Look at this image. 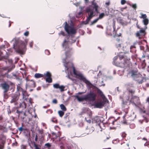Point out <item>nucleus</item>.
<instances>
[{
	"label": "nucleus",
	"instance_id": "19",
	"mask_svg": "<svg viewBox=\"0 0 149 149\" xmlns=\"http://www.w3.org/2000/svg\"><path fill=\"white\" fill-rule=\"evenodd\" d=\"M95 108H102L104 106V102H98L96 103L94 105Z\"/></svg>",
	"mask_w": 149,
	"mask_h": 149
},
{
	"label": "nucleus",
	"instance_id": "8",
	"mask_svg": "<svg viewBox=\"0 0 149 149\" xmlns=\"http://www.w3.org/2000/svg\"><path fill=\"white\" fill-rule=\"evenodd\" d=\"M71 65V67L69 68L70 70H72L73 71L74 74L76 76V77L79 78L80 80H82L84 82L86 81V79L84 76V75L81 72L76 70L74 67L73 66V64L72 63H70Z\"/></svg>",
	"mask_w": 149,
	"mask_h": 149
},
{
	"label": "nucleus",
	"instance_id": "25",
	"mask_svg": "<svg viewBox=\"0 0 149 149\" xmlns=\"http://www.w3.org/2000/svg\"><path fill=\"white\" fill-rule=\"evenodd\" d=\"M103 99V101L101 102H104V105L105 103H108V100L106 98L105 96L104 95V97H101Z\"/></svg>",
	"mask_w": 149,
	"mask_h": 149
},
{
	"label": "nucleus",
	"instance_id": "57",
	"mask_svg": "<svg viewBox=\"0 0 149 149\" xmlns=\"http://www.w3.org/2000/svg\"><path fill=\"white\" fill-rule=\"evenodd\" d=\"M86 121L87 122H88V123H91V121L90 119H89L87 120H86Z\"/></svg>",
	"mask_w": 149,
	"mask_h": 149
},
{
	"label": "nucleus",
	"instance_id": "29",
	"mask_svg": "<svg viewBox=\"0 0 149 149\" xmlns=\"http://www.w3.org/2000/svg\"><path fill=\"white\" fill-rule=\"evenodd\" d=\"M94 0L92 1V4L93 6V8L96 7H98V6L97 4V3L96 2H94Z\"/></svg>",
	"mask_w": 149,
	"mask_h": 149
},
{
	"label": "nucleus",
	"instance_id": "38",
	"mask_svg": "<svg viewBox=\"0 0 149 149\" xmlns=\"http://www.w3.org/2000/svg\"><path fill=\"white\" fill-rule=\"evenodd\" d=\"M89 113V115L90 118H92V112L89 109L88 111V113Z\"/></svg>",
	"mask_w": 149,
	"mask_h": 149
},
{
	"label": "nucleus",
	"instance_id": "2",
	"mask_svg": "<svg viewBox=\"0 0 149 149\" xmlns=\"http://www.w3.org/2000/svg\"><path fill=\"white\" fill-rule=\"evenodd\" d=\"M63 24H64V30L68 35H66L64 32L63 31H61L58 34L59 35L66 36L67 38L64 39L62 44L63 48L66 51L65 54V57H63L62 59L68 60L69 58L70 57L73 53V52L71 51V49L69 47L70 44L76 41L73 37L77 33V29L74 26L72 23L70 25L67 22H65Z\"/></svg>",
	"mask_w": 149,
	"mask_h": 149
},
{
	"label": "nucleus",
	"instance_id": "23",
	"mask_svg": "<svg viewBox=\"0 0 149 149\" xmlns=\"http://www.w3.org/2000/svg\"><path fill=\"white\" fill-rule=\"evenodd\" d=\"M34 77L36 78H38L42 77H43V74L40 73H36L35 74Z\"/></svg>",
	"mask_w": 149,
	"mask_h": 149
},
{
	"label": "nucleus",
	"instance_id": "27",
	"mask_svg": "<svg viewBox=\"0 0 149 149\" xmlns=\"http://www.w3.org/2000/svg\"><path fill=\"white\" fill-rule=\"evenodd\" d=\"M60 107L61 109L63 111H65L66 110V108L65 106L63 104L60 105Z\"/></svg>",
	"mask_w": 149,
	"mask_h": 149
},
{
	"label": "nucleus",
	"instance_id": "16",
	"mask_svg": "<svg viewBox=\"0 0 149 149\" xmlns=\"http://www.w3.org/2000/svg\"><path fill=\"white\" fill-rule=\"evenodd\" d=\"M15 68V65H12V67L8 68L6 67H2L0 65V72H2L3 71L7 70V72H11Z\"/></svg>",
	"mask_w": 149,
	"mask_h": 149
},
{
	"label": "nucleus",
	"instance_id": "32",
	"mask_svg": "<svg viewBox=\"0 0 149 149\" xmlns=\"http://www.w3.org/2000/svg\"><path fill=\"white\" fill-rule=\"evenodd\" d=\"M98 19H97V18L95 19L94 20H93L92 21H91V24H90L91 25H93V24H95V23H96L97 21H98Z\"/></svg>",
	"mask_w": 149,
	"mask_h": 149
},
{
	"label": "nucleus",
	"instance_id": "58",
	"mask_svg": "<svg viewBox=\"0 0 149 149\" xmlns=\"http://www.w3.org/2000/svg\"><path fill=\"white\" fill-rule=\"evenodd\" d=\"M17 89L18 90V91L20 90V89L21 90H22V89L19 86H17Z\"/></svg>",
	"mask_w": 149,
	"mask_h": 149
},
{
	"label": "nucleus",
	"instance_id": "30",
	"mask_svg": "<svg viewBox=\"0 0 149 149\" xmlns=\"http://www.w3.org/2000/svg\"><path fill=\"white\" fill-rule=\"evenodd\" d=\"M104 15L105 14L104 13H102L99 15V17L97 18V19H98V20L100 19H101L104 17Z\"/></svg>",
	"mask_w": 149,
	"mask_h": 149
},
{
	"label": "nucleus",
	"instance_id": "61",
	"mask_svg": "<svg viewBox=\"0 0 149 149\" xmlns=\"http://www.w3.org/2000/svg\"><path fill=\"white\" fill-rule=\"evenodd\" d=\"M109 12L108 11L107 12H105V15H106L108 16L109 15Z\"/></svg>",
	"mask_w": 149,
	"mask_h": 149
},
{
	"label": "nucleus",
	"instance_id": "6",
	"mask_svg": "<svg viewBox=\"0 0 149 149\" xmlns=\"http://www.w3.org/2000/svg\"><path fill=\"white\" fill-rule=\"evenodd\" d=\"M96 94L94 92L91 91L87 93L86 94L79 97L78 95H74L79 102H81L85 100L86 101L91 102H93L96 99Z\"/></svg>",
	"mask_w": 149,
	"mask_h": 149
},
{
	"label": "nucleus",
	"instance_id": "48",
	"mask_svg": "<svg viewBox=\"0 0 149 149\" xmlns=\"http://www.w3.org/2000/svg\"><path fill=\"white\" fill-rule=\"evenodd\" d=\"M34 146L35 147V149H40L38 146L35 143H34Z\"/></svg>",
	"mask_w": 149,
	"mask_h": 149
},
{
	"label": "nucleus",
	"instance_id": "34",
	"mask_svg": "<svg viewBox=\"0 0 149 149\" xmlns=\"http://www.w3.org/2000/svg\"><path fill=\"white\" fill-rule=\"evenodd\" d=\"M7 111L8 112V113L9 115L12 112V111L10 110V106H8L7 107Z\"/></svg>",
	"mask_w": 149,
	"mask_h": 149
},
{
	"label": "nucleus",
	"instance_id": "26",
	"mask_svg": "<svg viewBox=\"0 0 149 149\" xmlns=\"http://www.w3.org/2000/svg\"><path fill=\"white\" fill-rule=\"evenodd\" d=\"M8 52H6V53L7 55H9L10 53L13 52V48H9L7 49Z\"/></svg>",
	"mask_w": 149,
	"mask_h": 149
},
{
	"label": "nucleus",
	"instance_id": "52",
	"mask_svg": "<svg viewBox=\"0 0 149 149\" xmlns=\"http://www.w3.org/2000/svg\"><path fill=\"white\" fill-rule=\"evenodd\" d=\"M45 146H47L49 148L51 146V145L49 143H47L45 144Z\"/></svg>",
	"mask_w": 149,
	"mask_h": 149
},
{
	"label": "nucleus",
	"instance_id": "7",
	"mask_svg": "<svg viewBox=\"0 0 149 149\" xmlns=\"http://www.w3.org/2000/svg\"><path fill=\"white\" fill-rule=\"evenodd\" d=\"M62 60L63 62V65L65 67V72L66 73H68L67 75L66 76V77L72 81H75L74 79L70 77V75L72 76L73 73V71H72L71 69L70 70L69 69L71 67V65L70 66L68 65L70 64V62H68V60H66L65 59L63 58Z\"/></svg>",
	"mask_w": 149,
	"mask_h": 149
},
{
	"label": "nucleus",
	"instance_id": "45",
	"mask_svg": "<svg viewBox=\"0 0 149 149\" xmlns=\"http://www.w3.org/2000/svg\"><path fill=\"white\" fill-rule=\"evenodd\" d=\"M31 82L32 83V85H31V86L32 87H35L36 86H35V82L32 80H31Z\"/></svg>",
	"mask_w": 149,
	"mask_h": 149
},
{
	"label": "nucleus",
	"instance_id": "1",
	"mask_svg": "<svg viewBox=\"0 0 149 149\" xmlns=\"http://www.w3.org/2000/svg\"><path fill=\"white\" fill-rule=\"evenodd\" d=\"M63 24H64V30L68 35H66L64 32L63 31H61L58 34L59 35L66 36L67 38L64 39L62 44L63 48L66 51L65 54V57H63L62 59L68 60L69 58L70 57L73 53V52L71 51V49L69 47L70 44L76 41L73 37L77 33V29L74 26L72 23L70 25L67 22H65Z\"/></svg>",
	"mask_w": 149,
	"mask_h": 149
},
{
	"label": "nucleus",
	"instance_id": "47",
	"mask_svg": "<svg viewBox=\"0 0 149 149\" xmlns=\"http://www.w3.org/2000/svg\"><path fill=\"white\" fill-rule=\"evenodd\" d=\"M26 146L24 145H22L21 146V149H26Z\"/></svg>",
	"mask_w": 149,
	"mask_h": 149
},
{
	"label": "nucleus",
	"instance_id": "18",
	"mask_svg": "<svg viewBox=\"0 0 149 149\" xmlns=\"http://www.w3.org/2000/svg\"><path fill=\"white\" fill-rule=\"evenodd\" d=\"M45 75L47 77V78L46 79V82L50 83L52 82V80L51 78V74L49 72H47L46 74H45Z\"/></svg>",
	"mask_w": 149,
	"mask_h": 149
},
{
	"label": "nucleus",
	"instance_id": "11",
	"mask_svg": "<svg viewBox=\"0 0 149 149\" xmlns=\"http://www.w3.org/2000/svg\"><path fill=\"white\" fill-rule=\"evenodd\" d=\"M113 30L112 32L111 31V29L108 27L107 29V31L106 32V33L108 34L109 35H110V36H112L113 35L115 36H120L121 35V33H119V34H118L116 33V31L115 30L116 27L115 24L114 23H113Z\"/></svg>",
	"mask_w": 149,
	"mask_h": 149
},
{
	"label": "nucleus",
	"instance_id": "9",
	"mask_svg": "<svg viewBox=\"0 0 149 149\" xmlns=\"http://www.w3.org/2000/svg\"><path fill=\"white\" fill-rule=\"evenodd\" d=\"M86 12L88 13V17L85 21L84 22L85 24L88 23L89 22L92 18L95 15L94 14L93 9L89 7L87 8L86 10Z\"/></svg>",
	"mask_w": 149,
	"mask_h": 149
},
{
	"label": "nucleus",
	"instance_id": "20",
	"mask_svg": "<svg viewBox=\"0 0 149 149\" xmlns=\"http://www.w3.org/2000/svg\"><path fill=\"white\" fill-rule=\"evenodd\" d=\"M2 88L4 89V93L7 92L8 90L9 86L6 83H4L1 85Z\"/></svg>",
	"mask_w": 149,
	"mask_h": 149
},
{
	"label": "nucleus",
	"instance_id": "50",
	"mask_svg": "<svg viewBox=\"0 0 149 149\" xmlns=\"http://www.w3.org/2000/svg\"><path fill=\"white\" fill-rule=\"evenodd\" d=\"M52 102L53 103L56 104L57 103V100L56 99H54L52 101Z\"/></svg>",
	"mask_w": 149,
	"mask_h": 149
},
{
	"label": "nucleus",
	"instance_id": "28",
	"mask_svg": "<svg viewBox=\"0 0 149 149\" xmlns=\"http://www.w3.org/2000/svg\"><path fill=\"white\" fill-rule=\"evenodd\" d=\"M89 109L88 108L86 107H83L82 109V112L84 113H85L87 111H88Z\"/></svg>",
	"mask_w": 149,
	"mask_h": 149
},
{
	"label": "nucleus",
	"instance_id": "36",
	"mask_svg": "<svg viewBox=\"0 0 149 149\" xmlns=\"http://www.w3.org/2000/svg\"><path fill=\"white\" fill-rule=\"evenodd\" d=\"M25 100L27 102H28V103L30 104H32L31 103V101L32 99L31 98H29V99H25Z\"/></svg>",
	"mask_w": 149,
	"mask_h": 149
},
{
	"label": "nucleus",
	"instance_id": "42",
	"mask_svg": "<svg viewBox=\"0 0 149 149\" xmlns=\"http://www.w3.org/2000/svg\"><path fill=\"white\" fill-rule=\"evenodd\" d=\"M116 47L119 50L121 46V44H116Z\"/></svg>",
	"mask_w": 149,
	"mask_h": 149
},
{
	"label": "nucleus",
	"instance_id": "40",
	"mask_svg": "<svg viewBox=\"0 0 149 149\" xmlns=\"http://www.w3.org/2000/svg\"><path fill=\"white\" fill-rule=\"evenodd\" d=\"M23 125H22L19 128H18V130H19V131L20 132H22L23 131Z\"/></svg>",
	"mask_w": 149,
	"mask_h": 149
},
{
	"label": "nucleus",
	"instance_id": "56",
	"mask_svg": "<svg viewBox=\"0 0 149 149\" xmlns=\"http://www.w3.org/2000/svg\"><path fill=\"white\" fill-rule=\"evenodd\" d=\"M97 27L98 28H101L102 29H103V27L100 25H97Z\"/></svg>",
	"mask_w": 149,
	"mask_h": 149
},
{
	"label": "nucleus",
	"instance_id": "33",
	"mask_svg": "<svg viewBox=\"0 0 149 149\" xmlns=\"http://www.w3.org/2000/svg\"><path fill=\"white\" fill-rule=\"evenodd\" d=\"M58 114L60 117H62L64 114V112L62 111H59L58 112Z\"/></svg>",
	"mask_w": 149,
	"mask_h": 149
},
{
	"label": "nucleus",
	"instance_id": "43",
	"mask_svg": "<svg viewBox=\"0 0 149 149\" xmlns=\"http://www.w3.org/2000/svg\"><path fill=\"white\" fill-rule=\"evenodd\" d=\"M33 41H31L29 42V46L31 48H32L33 46Z\"/></svg>",
	"mask_w": 149,
	"mask_h": 149
},
{
	"label": "nucleus",
	"instance_id": "10",
	"mask_svg": "<svg viewBox=\"0 0 149 149\" xmlns=\"http://www.w3.org/2000/svg\"><path fill=\"white\" fill-rule=\"evenodd\" d=\"M130 73L131 76L136 81H138L139 84H141L143 82V78L140 74L133 70L131 71Z\"/></svg>",
	"mask_w": 149,
	"mask_h": 149
},
{
	"label": "nucleus",
	"instance_id": "13",
	"mask_svg": "<svg viewBox=\"0 0 149 149\" xmlns=\"http://www.w3.org/2000/svg\"><path fill=\"white\" fill-rule=\"evenodd\" d=\"M147 15L146 14H142L141 16L139 17L143 19L142 22L145 25L146 28H147V25L149 23V20L148 18H147Z\"/></svg>",
	"mask_w": 149,
	"mask_h": 149
},
{
	"label": "nucleus",
	"instance_id": "54",
	"mask_svg": "<svg viewBox=\"0 0 149 149\" xmlns=\"http://www.w3.org/2000/svg\"><path fill=\"white\" fill-rule=\"evenodd\" d=\"M5 47V46L4 45H2L0 47V48L1 49H4Z\"/></svg>",
	"mask_w": 149,
	"mask_h": 149
},
{
	"label": "nucleus",
	"instance_id": "39",
	"mask_svg": "<svg viewBox=\"0 0 149 149\" xmlns=\"http://www.w3.org/2000/svg\"><path fill=\"white\" fill-rule=\"evenodd\" d=\"M120 3L121 4L123 5L126 3V1L125 0H121Z\"/></svg>",
	"mask_w": 149,
	"mask_h": 149
},
{
	"label": "nucleus",
	"instance_id": "46",
	"mask_svg": "<svg viewBox=\"0 0 149 149\" xmlns=\"http://www.w3.org/2000/svg\"><path fill=\"white\" fill-rule=\"evenodd\" d=\"M45 53L47 55H49L50 54L49 51L48 50H46L45 51Z\"/></svg>",
	"mask_w": 149,
	"mask_h": 149
},
{
	"label": "nucleus",
	"instance_id": "15",
	"mask_svg": "<svg viewBox=\"0 0 149 149\" xmlns=\"http://www.w3.org/2000/svg\"><path fill=\"white\" fill-rule=\"evenodd\" d=\"M147 28L144 27V28H141L140 30L137 32L136 33V36L139 37L141 36H144L145 34V30Z\"/></svg>",
	"mask_w": 149,
	"mask_h": 149
},
{
	"label": "nucleus",
	"instance_id": "35",
	"mask_svg": "<svg viewBox=\"0 0 149 149\" xmlns=\"http://www.w3.org/2000/svg\"><path fill=\"white\" fill-rule=\"evenodd\" d=\"M146 104H148L147 109L149 111V97H148L146 101Z\"/></svg>",
	"mask_w": 149,
	"mask_h": 149
},
{
	"label": "nucleus",
	"instance_id": "59",
	"mask_svg": "<svg viewBox=\"0 0 149 149\" xmlns=\"http://www.w3.org/2000/svg\"><path fill=\"white\" fill-rule=\"evenodd\" d=\"M38 139V136L37 135H36L35 136V140L36 141H37Z\"/></svg>",
	"mask_w": 149,
	"mask_h": 149
},
{
	"label": "nucleus",
	"instance_id": "4",
	"mask_svg": "<svg viewBox=\"0 0 149 149\" xmlns=\"http://www.w3.org/2000/svg\"><path fill=\"white\" fill-rule=\"evenodd\" d=\"M130 60L129 58L126 56L125 57L124 55H121L120 54L117 55L113 58V65L124 68L123 70H118L119 72L121 71L120 73H118L120 75L123 74L124 69L129 64Z\"/></svg>",
	"mask_w": 149,
	"mask_h": 149
},
{
	"label": "nucleus",
	"instance_id": "12",
	"mask_svg": "<svg viewBox=\"0 0 149 149\" xmlns=\"http://www.w3.org/2000/svg\"><path fill=\"white\" fill-rule=\"evenodd\" d=\"M11 100L10 102L11 104H13L15 106L17 104V101L19 98V96L16 94H12L10 96Z\"/></svg>",
	"mask_w": 149,
	"mask_h": 149
},
{
	"label": "nucleus",
	"instance_id": "62",
	"mask_svg": "<svg viewBox=\"0 0 149 149\" xmlns=\"http://www.w3.org/2000/svg\"><path fill=\"white\" fill-rule=\"evenodd\" d=\"M98 8V7H96V8H93L95 9V11L96 12H97L98 11V10H97Z\"/></svg>",
	"mask_w": 149,
	"mask_h": 149
},
{
	"label": "nucleus",
	"instance_id": "24",
	"mask_svg": "<svg viewBox=\"0 0 149 149\" xmlns=\"http://www.w3.org/2000/svg\"><path fill=\"white\" fill-rule=\"evenodd\" d=\"M139 121L142 124L143 122H144L146 123H147L148 122L149 120L146 117H144L143 119L142 120H139Z\"/></svg>",
	"mask_w": 149,
	"mask_h": 149
},
{
	"label": "nucleus",
	"instance_id": "63",
	"mask_svg": "<svg viewBox=\"0 0 149 149\" xmlns=\"http://www.w3.org/2000/svg\"><path fill=\"white\" fill-rule=\"evenodd\" d=\"M7 78H11V77H10V76L8 74L7 75Z\"/></svg>",
	"mask_w": 149,
	"mask_h": 149
},
{
	"label": "nucleus",
	"instance_id": "49",
	"mask_svg": "<svg viewBox=\"0 0 149 149\" xmlns=\"http://www.w3.org/2000/svg\"><path fill=\"white\" fill-rule=\"evenodd\" d=\"M29 32L28 31H26L24 33V35L25 36H27L29 35Z\"/></svg>",
	"mask_w": 149,
	"mask_h": 149
},
{
	"label": "nucleus",
	"instance_id": "44",
	"mask_svg": "<svg viewBox=\"0 0 149 149\" xmlns=\"http://www.w3.org/2000/svg\"><path fill=\"white\" fill-rule=\"evenodd\" d=\"M52 122L53 123H56L57 122V120L55 118H53L51 120Z\"/></svg>",
	"mask_w": 149,
	"mask_h": 149
},
{
	"label": "nucleus",
	"instance_id": "41",
	"mask_svg": "<svg viewBox=\"0 0 149 149\" xmlns=\"http://www.w3.org/2000/svg\"><path fill=\"white\" fill-rule=\"evenodd\" d=\"M22 110L21 111H19L18 110H17L16 111V113L18 114L19 115L21 113H22L23 112V111Z\"/></svg>",
	"mask_w": 149,
	"mask_h": 149
},
{
	"label": "nucleus",
	"instance_id": "60",
	"mask_svg": "<svg viewBox=\"0 0 149 149\" xmlns=\"http://www.w3.org/2000/svg\"><path fill=\"white\" fill-rule=\"evenodd\" d=\"M0 16L1 17H2L3 18H6V17L4 16V15L3 14L1 15L0 14Z\"/></svg>",
	"mask_w": 149,
	"mask_h": 149
},
{
	"label": "nucleus",
	"instance_id": "17",
	"mask_svg": "<svg viewBox=\"0 0 149 149\" xmlns=\"http://www.w3.org/2000/svg\"><path fill=\"white\" fill-rule=\"evenodd\" d=\"M53 87L54 88L58 89L59 88L61 92H62L64 91V88L65 87L63 85H62L60 86L58 84H53Z\"/></svg>",
	"mask_w": 149,
	"mask_h": 149
},
{
	"label": "nucleus",
	"instance_id": "5",
	"mask_svg": "<svg viewBox=\"0 0 149 149\" xmlns=\"http://www.w3.org/2000/svg\"><path fill=\"white\" fill-rule=\"evenodd\" d=\"M28 42V39L25 40L24 42L19 38L15 37L10 41V43H13V48L17 52L24 54L26 49V46Z\"/></svg>",
	"mask_w": 149,
	"mask_h": 149
},
{
	"label": "nucleus",
	"instance_id": "64",
	"mask_svg": "<svg viewBox=\"0 0 149 149\" xmlns=\"http://www.w3.org/2000/svg\"><path fill=\"white\" fill-rule=\"evenodd\" d=\"M149 145V143H145L144 144V146H148V145Z\"/></svg>",
	"mask_w": 149,
	"mask_h": 149
},
{
	"label": "nucleus",
	"instance_id": "3",
	"mask_svg": "<svg viewBox=\"0 0 149 149\" xmlns=\"http://www.w3.org/2000/svg\"><path fill=\"white\" fill-rule=\"evenodd\" d=\"M127 87V91L124 93L122 95L120 96V99L122 101V106L123 110L126 113H128V110L129 108V106L127 104V101H125V99L127 101L129 100L130 97L131 98L130 100V102L132 104L135 106L136 105L135 103H139V98L137 96H133L135 93V90L132 86V85L130 83H127L125 85Z\"/></svg>",
	"mask_w": 149,
	"mask_h": 149
},
{
	"label": "nucleus",
	"instance_id": "14",
	"mask_svg": "<svg viewBox=\"0 0 149 149\" xmlns=\"http://www.w3.org/2000/svg\"><path fill=\"white\" fill-rule=\"evenodd\" d=\"M100 122L101 120L100 119V117L99 116H95L92 118V123H96L97 125L99 126L100 128H101Z\"/></svg>",
	"mask_w": 149,
	"mask_h": 149
},
{
	"label": "nucleus",
	"instance_id": "51",
	"mask_svg": "<svg viewBox=\"0 0 149 149\" xmlns=\"http://www.w3.org/2000/svg\"><path fill=\"white\" fill-rule=\"evenodd\" d=\"M80 4V3L79 2L73 3L74 5L76 6H79V5Z\"/></svg>",
	"mask_w": 149,
	"mask_h": 149
},
{
	"label": "nucleus",
	"instance_id": "53",
	"mask_svg": "<svg viewBox=\"0 0 149 149\" xmlns=\"http://www.w3.org/2000/svg\"><path fill=\"white\" fill-rule=\"evenodd\" d=\"M3 118L1 115H0V123H2Z\"/></svg>",
	"mask_w": 149,
	"mask_h": 149
},
{
	"label": "nucleus",
	"instance_id": "37",
	"mask_svg": "<svg viewBox=\"0 0 149 149\" xmlns=\"http://www.w3.org/2000/svg\"><path fill=\"white\" fill-rule=\"evenodd\" d=\"M131 6H132L135 10L137 8L136 4H133L132 5H130Z\"/></svg>",
	"mask_w": 149,
	"mask_h": 149
},
{
	"label": "nucleus",
	"instance_id": "55",
	"mask_svg": "<svg viewBox=\"0 0 149 149\" xmlns=\"http://www.w3.org/2000/svg\"><path fill=\"white\" fill-rule=\"evenodd\" d=\"M105 4L106 5H107V6H109L110 4V2L109 1H108L107 2H106L105 3Z\"/></svg>",
	"mask_w": 149,
	"mask_h": 149
},
{
	"label": "nucleus",
	"instance_id": "21",
	"mask_svg": "<svg viewBox=\"0 0 149 149\" xmlns=\"http://www.w3.org/2000/svg\"><path fill=\"white\" fill-rule=\"evenodd\" d=\"M84 82L86 84L88 89H90L93 86L92 84L87 79Z\"/></svg>",
	"mask_w": 149,
	"mask_h": 149
},
{
	"label": "nucleus",
	"instance_id": "22",
	"mask_svg": "<svg viewBox=\"0 0 149 149\" xmlns=\"http://www.w3.org/2000/svg\"><path fill=\"white\" fill-rule=\"evenodd\" d=\"M19 107L22 108V110L26 109V105L24 102H23L22 103H20L19 104Z\"/></svg>",
	"mask_w": 149,
	"mask_h": 149
},
{
	"label": "nucleus",
	"instance_id": "31",
	"mask_svg": "<svg viewBox=\"0 0 149 149\" xmlns=\"http://www.w3.org/2000/svg\"><path fill=\"white\" fill-rule=\"evenodd\" d=\"M98 93L100 94L101 97H104V95L103 94L102 92L100 90H99L97 91Z\"/></svg>",
	"mask_w": 149,
	"mask_h": 149
}]
</instances>
